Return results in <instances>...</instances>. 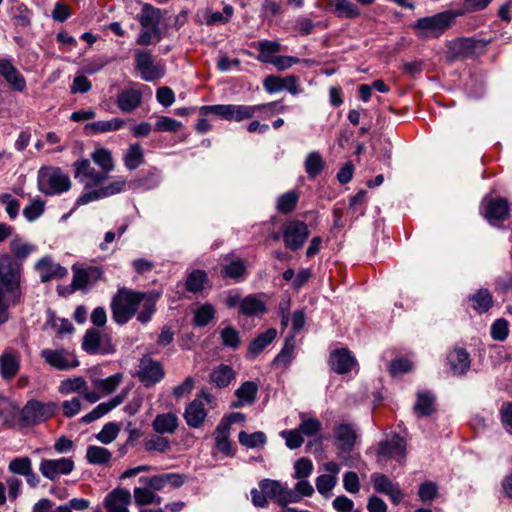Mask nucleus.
Segmentation results:
<instances>
[{
    "mask_svg": "<svg viewBox=\"0 0 512 512\" xmlns=\"http://www.w3.org/2000/svg\"><path fill=\"white\" fill-rule=\"evenodd\" d=\"M298 199L299 195L296 191H288L278 197L276 208L280 213L288 214L296 208Z\"/></svg>",
    "mask_w": 512,
    "mask_h": 512,
    "instance_id": "50",
    "label": "nucleus"
},
{
    "mask_svg": "<svg viewBox=\"0 0 512 512\" xmlns=\"http://www.w3.org/2000/svg\"><path fill=\"white\" fill-rule=\"evenodd\" d=\"M39 273L41 282L45 283L54 279H61L68 274V270L52 260L50 256L39 259L34 266Z\"/></svg>",
    "mask_w": 512,
    "mask_h": 512,
    "instance_id": "20",
    "label": "nucleus"
},
{
    "mask_svg": "<svg viewBox=\"0 0 512 512\" xmlns=\"http://www.w3.org/2000/svg\"><path fill=\"white\" fill-rule=\"evenodd\" d=\"M295 340L294 337L285 341L280 353L275 357L274 364L286 368L294 358Z\"/></svg>",
    "mask_w": 512,
    "mask_h": 512,
    "instance_id": "52",
    "label": "nucleus"
},
{
    "mask_svg": "<svg viewBox=\"0 0 512 512\" xmlns=\"http://www.w3.org/2000/svg\"><path fill=\"white\" fill-rule=\"evenodd\" d=\"M416 398L414 411L417 415L430 416L435 411V396L430 391H418Z\"/></svg>",
    "mask_w": 512,
    "mask_h": 512,
    "instance_id": "35",
    "label": "nucleus"
},
{
    "mask_svg": "<svg viewBox=\"0 0 512 512\" xmlns=\"http://www.w3.org/2000/svg\"><path fill=\"white\" fill-rule=\"evenodd\" d=\"M91 159L97 164L101 171L107 176L114 170L115 163L110 150L104 147H97L91 153Z\"/></svg>",
    "mask_w": 512,
    "mask_h": 512,
    "instance_id": "37",
    "label": "nucleus"
},
{
    "mask_svg": "<svg viewBox=\"0 0 512 512\" xmlns=\"http://www.w3.org/2000/svg\"><path fill=\"white\" fill-rule=\"evenodd\" d=\"M133 495L135 503L139 506L149 505L153 503L160 504L162 501V498L155 494L146 485H144V487H135Z\"/></svg>",
    "mask_w": 512,
    "mask_h": 512,
    "instance_id": "48",
    "label": "nucleus"
},
{
    "mask_svg": "<svg viewBox=\"0 0 512 512\" xmlns=\"http://www.w3.org/2000/svg\"><path fill=\"white\" fill-rule=\"evenodd\" d=\"M57 411L58 405L54 402L29 400L20 412L19 423L22 427L36 426L52 418Z\"/></svg>",
    "mask_w": 512,
    "mask_h": 512,
    "instance_id": "6",
    "label": "nucleus"
},
{
    "mask_svg": "<svg viewBox=\"0 0 512 512\" xmlns=\"http://www.w3.org/2000/svg\"><path fill=\"white\" fill-rule=\"evenodd\" d=\"M213 401L214 397L206 392H202L195 398L185 409L184 418L187 425L193 428L200 427L207 416L204 402L211 404Z\"/></svg>",
    "mask_w": 512,
    "mask_h": 512,
    "instance_id": "14",
    "label": "nucleus"
},
{
    "mask_svg": "<svg viewBox=\"0 0 512 512\" xmlns=\"http://www.w3.org/2000/svg\"><path fill=\"white\" fill-rule=\"evenodd\" d=\"M0 76L5 79L13 91L22 93L26 90V79L12 60L8 58L0 59Z\"/></svg>",
    "mask_w": 512,
    "mask_h": 512,
    "instance_id": "18",
    "label": "nucleus"
},
{
    "mask_svg": "<svg viewBox=\"0 0 512 512\" xmlns=\"http://www.w3.org/2000/svg\"><path fill=\"white\" fill-rule=\"evenodd\" d=\"M259 488L265 493L267 498H270L282 507L287 506L289 503L299 502V495L295 494L292 489L283 485L280 481L263 479L259 482Z\"/></svg>",
    "mask_w": 512,
    "mask_h": 512,
    "instance_id": "9",
    "label": "nucleus"
},
{
    "mask_svg": "<svg viewBox=\"0 0 512 512\" xmlns=\"http://www.w3.org/2000/svg\"><path fill=\"white\" fill-rule=\"evenodd\" d=\"M112 453L105 447L90 445L86 450V459L93 465H105L110 462Z\"/></svg>",
    "mask_w": 512,
    "mask_h": 512,
    "instance_id": "46",
    "label": "nucleus"
},
{
    "mask_svg": "<svg viewBox=\"0 0 512 512\" xmlns=\"http://www.w3.org/2000/svg\"><path fill=\"white\" fill-rule=\"evenodd\" d=\"M82 348L89 354H111L115 351L109 337L99 330L88 329L83 337Z\"/></svg>",
    "mask_w": 512,
    "mask_h": 512,
    "instance_id": "15",
    "label": "nucleus"
},
{
    "mask_svg": "<svg viewBox=\"0 0 512 512\" xmlns=\"http://www.w3.org/2000/svg\"><path fill=\"white\" fill-rule=\"evenodd\" d=\"M0 203L4 205L5 211L10 219L14 220L18 217L20 211V202L10 193H1Z\"/></svg>",
    "mask_w": 512,
    "mask_h": 512,
    "instance_id": "59",
    "label": "nucleus"
},
{
    "mask_svg": "<svg viewBox=\"0 0 512 512\" xmlns=\"http://www.w3.org/2000/svg\"><path fill=\"white\" fill-rule=\"evenodd\" d=\"M131 503V494L123 488H116L104 499V507L107 512H130L128 509Z\"/></svg>",
    "mask_w": 512,
    "mask_h": 512,
    "instance_id": "24",
    "label": "nucleus"
},
{
    "mask_svg": "<svg viewBox=\"0 0 512 512\" xmlns=\"http://www.w3.org/2000/svg\"><path fill=\"white\" fill-rule=\"evenodd\" d=\"M40 356L45 360L51 367L67 371L79 366V361L74 352L68 349H43L40 352Z\"/></svg>",
    "mask_w": 512,
    "mask_h": 512,
    "instance_id": "13",
    "label": "nucleus"
},
{
    "mask_svg": "<svg viewBox=\"0 0 512 512\" xmlns=\"http://www.w3.org/2000/svg\"><path fill=\"white\" fill-rule=\"evenodd\" d=\"M9 470L18 475L35 478L32 471V463L29 457H17L10 461Z\"/></svg>",
    "mask_w": 512,
    "mask_h": 512,
    "instance_id": "49",
    "label": "nucleus"
},
{
    "mask_svg": "<svg viewBox=\"0 0 512 512\" xmlns=\"http://www.w3.org/2000/svg\"><path fill=\"white\" fill-rule=\"evenodd\" d=\"M207 281V274L204 270H194L186 279V289L193 293L199 292L204 288Z\"/></svg>",
    "mask_w": 512,
    "mask_h": 512,
    "instance_id": "53",
    "label": "nucleus"
},
{
    "mask_svg": "<svg viewBox=\"0 0 512 512\" xmlns=\"http://www.w3.org/2000/svg\"><path fill=\"white\" fill-rule=\"evenodd\" d=\"M221 341L222 344L231 349H237L240 345V336L239 332L232 326L225 327L221 331Z\"/></svg>",
    "mask_w": 512,
    "mask_h": 512,
    "instance_id": "61",
    "label": "nucleus"
},
{
    "mask_svg": "<svg viewBox=\"0 0 512 512\" xmlns=\"http://www.w3.org/2000/svg\"><path fill=\"white\" fill-rule=\"evenodd\" d=\"M329 362L331 368L338 374L348 373L356 365L355 358L345 348L333 351Z\"/></svg>",
    "mask_w": 512,
    "mask_h": 512,
    "instance_id": "27",
    "label": "nucleus"
},
{
    "mask_svg": "<svg viewBox=\"0 0 512 512\" xmlns=\"http://www.w3.org/2000/svg\"><path fill=\"white\" fill-rule=\"evenodd\" d=\"M158 298V293L119 288L111 301L112 318L123 325L137 314L140 323H148L156 311Z\"/></svg>",
    "mask_w": 512,
    "mask_h": 512,
    "instance_id": "2",
    "label": "nucleus"
},
{
    "mask_svg": "<svg viewBox=\"0 0 512 512\" xmlns=\"http://www.w3.org/2000/svg\"><path fill=\"white\" fill-rule=\"evenodd\" d=\"M453 19L449 12L438 13L431 17H424L417 20L414 28L417 35L422 38H435L446 31Z\"/></svg>",
    "mask_w": 512,
    "mask_h": 512,
    "instance_id": "7",
    "label": "nucleus"
},
{
    "mask_svg": "<svg viewBox=\"0 0 512 512\" xmlns=\"http://www.w3.org/2000/svg\"><path fill=\"white\" fill-rule=\"evenodd\" d=\"M20 360L19 355L12 351L6 350L0 356V373L4 379H12L19 371Z\"/></svg>",
    "mask_w": 512,
    "mask_h": 512,
    "instance_id": "31",
    "label": "nucleus"
},
{
    "mask_svg": "<svg viewBox=\"0 0 512 512\" xmlns=\"http://www.w3.org/2000/svg\"><path fill=\"white\" fill-rule=\"evenodd\" d=\"M32 512H72L68 506H58L54 508V503L47 498L38 500L33 508Z\"/></svg>",
    "mask_w": 512,
    "mask_h": 512,
    "instance_id": "64",
    "label": "nucleus"
},
{
    "mask_svg": "<svg viewBox=\"0 0 512 512\" xmlns=\"http://www.w3.org/2000/svg\"><path fill=\"white\" fill-rule=\"evenodd\" d=\"M10 253H0V279L14 300L21 296V278L25 260L37 250V246L20 235L9 242Z\"/></svg>",
    "mask_w": 512,
    "mask_h": 512,
    "instance_id": "3",
    "label": "nucleus"
},
{
    "mask_svg": "<svg viewBox=\"0 0 512 512\" xmlns=\"http://www.w3.org/2000/svg\"><path fill=\"white\" fill-rule=\"evenodd\" d=\"M329 7L338 18L353 19L361 14L360 8L350 0H333Z\"/></svg>",
    "mask_w": 512,
    "mask_h": 512,
    "instance_id": "32",
    "label": "nucleus"
},
{
    "mask_svg": "<svg viewBox=\"0 0 512 512\" xmlns=\"http://www.w3.org/2000/svg\"><path fill=\"white\" fill-rule=\"evenodd\" d=\"M120 424L118 423H115V422H109V423H106L103 428L101 429V431L96 434V439L101 442L102 444H110L111 442H113L119 432H120Z\"/></svg>",
    "mask_w": 512,
    "mask_h": 512,
    "instance_id": "56",
    "label": "nucleus"
},
{
    "mask_svg": "<svg viewBox=\"0 0 512 512\" xmlns=\"http://www.w3.org/2000/svg\"><path fill=\"white\" fill-rule=\"evenodd\" d=\"M324 168V162L318 152H311L305 160V170L310 178H315Z\"/></svg>",
    "mask_w": 512,
    "mask_h": 512,
    "instance_id": "55",
    "label": "nucleus"
},
{
    "mask_svg": "<svg viewBox=\"0 0 512 512\" xmlns=\"http://www.w3.org/2000/svg\"><path fill=\"white\" fill-rule=\"evenodd\" d=\"M282 239L286 248L300 249L309 236V229L305 222L289 220L281 226Z\"/></svg>",
    "mask_w": 512,
    "mask_h": 512,
    "instance_id": "10",
    "label": "nucleus"
},
{
    "mask_svg": "<svg viewBox=\"0 0 512 512\" xmlns=\"http://www.w3.org/2000/svg\"><path fill=\"white\" fill-rule=\"evenodd\" d=\"M220 273L224 278L240 280L246 274V263L241 258L231 259L228 263L222 265Z\"/></svg>",
    "mask_w": 512,
    "mask_h": 512,
    "instance_id": "41",
    "label": "nucleus"
},
{
    "mask_svg": "<svg viewBox=\"0 0 512 512\" xmlns=\"http://www.w3.org/2000/svg\"><path fill=\"white\" fill-rule=\"evenodd\" d=\"M450 370L455 375H464L470 368L471 360L468 352L463 348H455L448 356Z\"/></svg>",
    "mask_w": 512,
    "mask_h": 512,
    "instance_id": "28",
    "label": "nucleus"
},
{
    "mask_svg": "<svg viewBox=\"0 0 512 512\" xmlns=\"http://www.w3.org/2000/svg\"><path fill=\"white\" fill-rule=\"evenodd\" d=\"M75 469V462L71 457L57 459H42L39 471L42 476L50 481H56L62 476H67Z\"/></svg>",
    "mask_w": 512,
    "mask_h": 512,
    "instance_id": "11",
    "label": "nucleus"
},
{
    "mask_svg": "<svg viewBox=\"0 0 512 512\" xmlns=\"http://www.w3.org/2000/svg\"><path fill=\"white\" fill-rule=\"evenodd\" d=\"M234 376V371L230 366L221 364L212 370L210 380L216 387L224 388L230 384Z\"/></svg>",
    "mask_w": 512,
    "mask_h": 512,
    "instance_id": "43",
    "label": "nucleus"
},
{
    "mask_svg": "<svg viewBox=\"0 0 512 512\" xmlns=\"http://www.w3.org/2000/svg\"><path fill=\"white\" fill-rule=\"evenodd\" d=\"M468 300L478 314L486 313L493 306V296L488 289L484 288L469 295Z\"/></svg>",
    "mask_w": 512,
    "mask_h": 512,
    "instance_id": "33",
    "label": "nucleus"
},
{
    "mask_svg": "<svg viewBox=\"0 0 512 512\" xmlns=\"http://www.w3.org/2000/svg\"><path fill=\"white\" fill-rule=\"evenodd\" d=\"M45 211V201L39 197L31 199L30 203L24 207L23 216L29 222H33L40 218Z\"/></svg>",
    "mask_w": 512,
    "mask_h": 512,
    "instance_id": "51",
    "label": "nucleus"
},
{
    "mask_svg": "<svg viewBox=\"0 0 512 512\" xmlns=\"http://www.w3.org/2000/svg\"><path fill=\"white\" fill-rule=\"evenodd\" d=\"M142 103V92L138 84H133L123 89L116 99L118 108L124 113H130Z\"/></svg>",
    "mask_w": 512,
    "mask_h": 512,
    "instance_id": "22",
    "label": "nucleus"
},
{
    "mask_svg": "<svg viewBox=\"0 0 512 512\" xmlns=\"http://www.w3.org/2000/svg\"><path fill=\"white\" fill-rule=\"evenodd\" d=\"M152 426L157 433H173L178 427V418L173 413L159 414L153 420Z\"/></svg>",
    "mask_w": 512,
    "mask_h": 512,
    "instance_id": "40",
    "label": "nucleus"
},
{
    "mask_svg": "<svg viewBox=\"0 0 512 512\" xmlns=\"http://www.w3.org/2000/svg\"><path fill=\"white\" fill-rule=\"evenodd\" d=\"M123 162L128 170L137 169L144 162V152L140 144H131L123 156Z\"/></svg>",
    "mask_w": 512,
    "mask_h": 512,
    "instance_id": "44",
    "label": "nucleus"
},
{
    "mask_svg": "<svg viewBox=\"0 0 512 512\" xmlns=\"http://www.w3.org/2000/svg\"><path fill=\"white\" fill-rule=\"evenodd\" d=\"M59 392L64 395L80 393L89 403H96L100 400L99 393L89 390L87 383L82 376L71 377L61 381L59 385Z\"/></svg>",
    "mask_w": 512,
    "mask_h": 512,
    "instance_id": "16",
    "label": "nucleus"
},
{
    "mask_svg": "<svg viewBox=\"0 0 512 512\" xmlns=\"http://www.w3.org/2000/svg\"><path fill=\"white\" fill-rule=\"evenodd\" d=\"M238 440L241 445L247 448H256L266 443V435L261 431H257L251 434H248L245 431H241L238 435Z\"/></svg>",
    "mask_w": 512,
    "mask_h": 512,
    "instance_id": "54",
    "label": "nucleus"
},
{
    "mask_svg": "<svg viewBox=\"0 0 512 512\" xmlns=\"http://www.w3.org/2000/svg\"><path fill=\"white\" fill-rule=\"evenodd\" d=\"M374 488L377 492L389 496L390 500L395 504H399L404 494L397 483L392 482L386 475L379 474L374 478Z\"/></svg>",
    "mask_w": 512,
    "mask_h": 512,
    "instance_id": "26",
    "label": "nucleus"
},
{
    "mask_svg": "<svg viewBox=\"0 0 512 512\" xmlns=\"http://www.w3.org/2000/svg\"><path fill=\"white\" fill-rule=\"evenodd\" d=\"M337 483V477L336 476H329L328 474H322L317 477L316 479V488L318 492L325 496L329 497L330 492L335 487Z\"/></svg>",
    "mask_w": 512,
    "mask_h": 512,
    "instance_id": "63",
    "label": "nucleus"
},
{
    "mask_svg": "<svg viewBox=\"0 0 512 512\" xmlns=\"http://www.w3.org/2000/svg\"><path fill=\"white\" fill-rule=\"evenodd\" d=\"M128 396V390H122L119 394L106 402L98 404L92 411L81 418V422L89 424L108 414L121 405Z\"/></svg>",
    "mask_w": 512,
    "mask_h": 512,
    "instance_id": "23",
    "label": "nucleus"
},
{
    "mask_svg": "<svg viewBox=\"0 0 512 512\" xmlns=\"http://www.w3.org/2000/svg\"><path fill=\"white\" fill-rule=\"evenodd\" d=\"M259 51L258 60L263 63H271L275 54L281 51V44L277 41L262 40L255 44Z\"/></svg>",
    "mask_w": 512,
    "mask_h": 512,
    "instance_id": "42",
    "label": "nucleus"
},
{
    "mask_svg": "<svg viewBox=\"0 0 512 512\" xmlns=\"http://www.w3.org/2000/svg\"><path fill=\"white\" fill-rule=\"evenodd\" d=\"M181 127V122L167 116H160L155 123L154 130L158 132H177Z\"/></svg>",
    "mask_w": 512,
    "mask_h": 512,
    "instance_id": "62",
    "label": "nucleus"
},
{
    "mask_svg": "<svg viewBox=\"0 0 512 512\" xmlns=\"http://www.w3.org/2000/svg\"><path fill=\"white\" fill-rule=\"evenodd\" d=\"M73 168L74 178L83 185L84 191L76 199L70 213H73L79 206L111 197L126 190L127 181L123 177H117L104 184L108 176L101 170L97 171L89 159H80L74 162Z\"/></svg>",
    "mask_w": 512,
    "mask_h": 512,
    "instance_id": "1",
    "label": "nucleus"
},
{
    "mask_svg": "<svg viewBox=\"0 0 512 512\" xmlns=\"http://www.w3.org/2000/svg\"><path fill=\"white\" fill-rule=\"evenodd\" d=\"M136 43L141 46H148L158 43L161 40V32L159 27H142Z\"/></svg>",
    "mask_w": 512,
    "mask_h": 512,
    "instance_id": "57",
    "label": "nucleus"
},
{
    "mask_svg": "<svg viewBox=\"0 0 512 512\" xmlns=\"http://www.w3.org/2000/svg\"><path fill=\"white\" fill-rule=\"evenodd\" d=\"M71 186L69 175L59 167H42L38 172V189L46 196L63 194L69 191Z\"/></svg>",
    "mask_w": 512,
    "mask_h": 512,
    "instance_id": "5",
    "label": "nucleus"
},
{
    "mask_svg": "<svg viewBox=\"0 0 512 512\" xmlns=\"http://www.w3.org/2000/svg\"><path fill=\"white\" fill-rule=\"evenodd\" d=\"M138 375L145 386H152L162 380L164 371L160 363L150 358H144L141 361Z\"/></svg>",
    "mask_w": 512,
    "mask_h": 512,
    "instance_id": "25",
    "label": "nucleus"
},
{
    "mask_svg": "<svg viewBox=\"0 0 512 512\" xmlns=\"http://www.w3.org/2000/svg\"><path fill=\"white\" fill-rule=\"evenodd\" d=\"M266 312V305L255 295H248L240 302V313L245 316H258Z\"/></svg>",
    "mask_w": 512,
    "mask_h": 512,
    "instance_id": "36",
    "label": "nucleus"
},
{
    "mask_svg": "<svg viewBox=\"0 0 512 512\" xmlns=\"http://www.w3.org/2000/svg\"><path fill=\"white\" fill-rule=\"evenodd\" d=\"M335 438L344 452H349L356 443L357 434L354 427L348 423H341L335 427Z\"/></svg>",
    "mask_w": 512,
    "mask_h": 512,
    "instance_id": "30",
    "label": "nucleus"
},
{
    "mask_svg": "<svg viewBox=\"0 0 512 512\" xmlns=\"http://www.w3.org/2000/svg\"><path fill=\"white\" fill-rule=\"evenodd\" d=\"M72 289L85 290L103 279L104 270L100 266L88 264H74L72 266Z\"/></svg>",
    "mask_w": 512,
    "mask_h": 512,
    "instance_id": "8",
    "label": "nucleus"
},
{
    "mask_svg": "<svg viewBox=\"0 0 512 512\" xmlns=\"http://www.w3.org/2000/svg\"><path fill=\"white\" fill-rule=\"evenodd\" d=\"M125 121L121 118H113L111 120L96 121L91 124V128L98 132L117 131L124 127Z\"/></svg>",
    "mask_w": 512,
    "mask_h": 512,
    "instance_id": "60",
    "label": "nucleus"
},
{
    "mask_svg": "<svg viewBox=\"0 0 512 512\" xmlns=\"http://www.w3.org/2000/svg\"><path fill=\"white\" fill-rule=\"evenodd\" d=\"M160 18V9L148 3L143 4L140 13L137 15L141 27H159Z\"/></svg>",
    "mask_w": 512,
    "mask_h": 512,
    "instance_id": "38",
    "label": "nucleus"
},
{
    "mask_svg": "<svg viewBox=\"0 0 512 512\" xmlns=\"http://www.w3.org/2000/svg\"><path fill=\"white\" fill-rule=\"evenodd\" d=\"M300 424L298 426L302 435L307 437L316 436L322 429V423L314 417H308L305 413H300Z\"/></svg>",
    "mask_w": 512,
    "mask_h": 512,
    "instance_id": "47",
    "label": "nucleus"
},
{
    "mask_svg": "<svg viewBox=\"0 0 512 512\" xmlns=\"http://www.w3.org/2000/svg\"><path fill=\"white\" fill-rule=\"evenodd\" d=\"M277 331L269 328L264 333L259 334L249 345L248 352L252 356L261 353L276 337Z\"/></svg>",
    "mask_w": 512,
    "mask_h": 512,
    "instance_id": "45",
    "label": "nucleus"
},
{
    "mask_svg": "<svg viewBox=\"0 0 512 512\" xmlns=\"http://www.w3.org/2000/svg\"><path fill=\"white\" fill-rule=\"evenodd\" d=\"M258 386L252 381L244 382L236 391L235 395L238 400L234 403V407H241L246 404H252L255 401Z\"/></svg>",
    "mask_w": 512,
    "mask_h": 512,
    "instance_id": "39",
    "label": "nucleus"
},
{
    "mask_svg": "<svg viewBox=\"0 0 512 512\" xmlns=\"http://www.w3.org/2000/svg\"><path fill=\"white\" fill-rule=\"evenodd\" d=\"M378 457H389L402 462L406 457V441L397 434H393L379 443Z\"/></svg>",
    "mask_w": 512,
    "mask_h": 512,
    "instance_id": "19",
    "label": "nucleus"
},
{
    "mask_svg": "<svg viewBox=\"0 0 512 512\" xmlns=\"http://www.w3.org/2000/svg\"><path fill=\"white\" fill-rule=\"evenodd\" d=\"M215 316V309L211 304H204L195 311L194 323L198 327L206 326Z\"/></svg>",
    "mask_w": 512,
    "mask_h": 512,
    "instance_id": "58",
    "label": "nucleus"
},
{
    "mask_svg": "<svg viewBox=\"0 0 512 512\" xmlns=\"http://www.w3.org/2000/svg\"><path fill=\"white\" fill-rule=\"evenodd\" d=\"M230 435V423H224V420L220 422L215 430V446L219 452L226 456H232V444L229 440Z\"/></svg>",
    "mask_w": 512,
    "mask_h": 512,
    "instance_id": "34",
    "label": "nucleus"
},
{
    "mask_svg": "<svg viewBox=\"0 0 512 512\" xmlns=\"http://www.w3.org/2000/svg\"><path fill=\"white\" fill-rule=\"evenodd\" d=\"M123 381V373H115L107 378H93L91 380L94 391L98 392L100 399L115 392Z\"/></svg>",
    "mask_w": 512,
    "mask_h": 512,
    "instance_id": "29",
    "label": "nucleus"
},
{
    "mask_svg": "<svg viewBox=\"0 0 512 512\" xmlns=\"http://www.w3.org/2000/svg\"><path fill=\"white\" fill-rule=\"evenodd\" d=\"M135 69L145 81H154L164 75L163 67L156 63L152 54L147 50H135Z\"/></svg>",
    "mask_w": 512,
    "mask_h": 512,
    "instance_id": "12",
    "label": "nucleus"
},
{
    "mask_svg": "<svg viewBox=\"0 0 512 512\" xmlns=\"http://www.w3.org/2000/svg\"><path fill=\"white\" fill-rule=\"evenodd\" d=\"M234 14V8L227 4L223 7V11L213 12L209 8L198 10L194 16L196 24H206L208 26L215 24H226L228 23Z\"/></svg>",
    "mask_w": 512,
    "mask_h": 512,
    "instance_id": "21",
    "label": "nucleus"
},
{
    "mask_svg": "<svg viewBox=\"0 0 512 512\" xmlns=\"http://www.w3.org/2000/svg\"><path fill=\"white\" fill-rule=\"evenodd\" d=\"M483 207V215L491 225H497L498 222L506 220L509 217L510 207L505 198L495 197L485 199Z\"/></svg>",
    "mask_w": 512,
    "mask_h": 512,
    "instance_id": "17",
    "label": "nucleus"
},
{
    "mask_svg": "<svg viewBox=\"0 0 512 512\" xmlns=\"http://www.w3.org/2000/svg\"><path fill=\"white\" fill-rule=\"evenodd\" d=\"M277 102L256 105L246 104H217L206 105L200 108V114H213L228 122H242L252 119L258 112L272 110Z\"/></svg>",
    "mask_w": 512,
    "mask_h": 512,
    "instance_id": "4",
    "label": "nucleus"
}]
</instances>
